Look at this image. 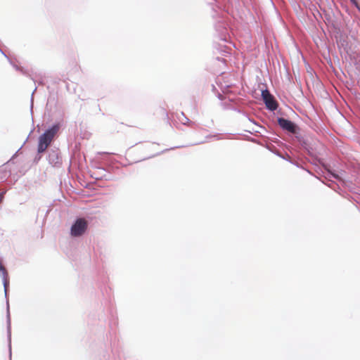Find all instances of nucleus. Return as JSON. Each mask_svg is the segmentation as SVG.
I'll return each mask as SVG.
<instances>
[{"label":"nucleus","mask_w":360,"mask_h":360,"mask_svg":"<svg viewBox=\"0 0 360 360\" xmlns=\"http://www.w3.org/2000/svg\"><path fill=\"white\" fill-rule=\"evenodd\" d=\"M157 144L152 142H145L136 144L134 146V150L136 151H143V156L142 158L143 160L148 159L155 156L157 154L156 150L155 148L157 147Z\"/></svg>","instance_id":"obj_1"},{"label":"nucleus","mask_w":360,"mask_h":360,"mask_svg":"<svg viewBox=\"0 0 360 360\" xmlns=\"http://www.w3.org/2000/svg\"><path fill=\"white\" fill-rule=\"evenodd\" d=\"M88 226V223L84 218H79L72 224L70 230L71 236L77 237L84 233Z\"/></svg>","instance_id":"obj_2"},{"label":"nucleus","mask_w":360,"mask_h":360,"mask_svg":"<svg viewBox=\"0 0 360 360\" xmlns=\"http://www.w3.org/2000/svg\"><path fill=\"white\" fill-rule=\"evenodd\" d=\"M262 96L268 109L275 110L278 108L276 101L268 90L262 91Z\"/></svg>","instance_id":"obj_3"},{"label":"nucleus","mask_w":360,"mask_h":360,"mask_svg":"<svg viewBox=\"0 0 360 360\" xmlns=\"http://www.w3.org/2000/svg\"><path fill=\"white\" fill-rule=\"evenodd\" d=\"M278 123L282 129L292 134L296 133V126L292 122L281 117L278 118Z\"/></svg>","instance_id":"obj_4"},{"label":"nucleus","mask_w":360,"mask_h":360,"mask_svg":"<svg viewBox=\"0 0 360 360\" xmlns=\"http://www.w3.org/2000/svg\"><path fill=\"white\" fill-rule=\"evenodd\" d=\"M60 129V124L57 123L46 130V148L51 143L53 138L56 136Z\"/></svg>","instance_id":"obj_5"},{"label":"nucleus","mask_w":360,"mask_h":360,"mask_svg":"<svg viewBox=\"0 0 360 360\" xmlns=\"http://www.w3.org/2000/svg\"><path fill=\"white\" fill-rule=\"evenodd\" d=\"M177 119L183 124L188 126H192L193 124V122H191L188 117H186L183 112H181V114L178 115Z\"/></svg>","instance_id":"obj_6"},{"label":"nucleus","mask_w":360,"mask_h":360,"mask_svg":"<svg viewBox=\"0 0 360 360\" xmlns=\"http://www.w3.org/2000/svg\"><path fill=\"white\" fill-rule=\"evenodd\" d=\"M45 133L42 134L39 136V147H38V152L39 153H41L45 150Z\"/></svg>","instance_id":"obj_7"},{"label":"nucleus","mask_w":360,"mask_h":360,"mask_svg":"<svg viewBox=\"0 0 360 360\" xmlns=\"http://www.w3.org/2000/svg\"><path fill=\"white\" fill-rule=\"evenodd\" d=\"M0 272H2L3 276L4 278L7 276V272L4 266L2 265L1 262H0Z\"/></svg>","instance_id":"obj_8"},{"label":"nucleus","mask_w":360,"mask_h":360,"mask_svg":"<svg viewBox=\"0 0 360 360\" xmlns=\"http://www.w3.org/2000/svg\"><path fill=\"white\" fill-rule=\"evenodd\" d=\"M357 8H359L358 2L356 0H350Z\"/></svg>","instance_id":"obj_9"},{"label":"nucleus","mask_w":360,"mask_h":360,"mask_svg":"<svg viewBox=\"0 0 360 360\" xmlns=\"http://www.w3.org/2000/svg\"><path fill=\"white\" fill-rule=\"evenodd\" d=\"M357 8H359L358 2L356 0H350Z\"/></svg>","instance_id":"obj_10"},{"label":"nucleus","mask_w":360,"mask_h":360,"mask_svg":"<svg viewBox=\"0 0 360 360\" xmlns=\"http://www.w3.org/2000/svg\"><path fill=\"white\" fill-rule=\"evenodd\" d=\"M3 198H4L3 193H0V203L2 202Z\"/></svg>","instance_id":"obj_11"},{"label":"nucleus","mask_w":360,"mask_h":360,"mask_svg":"<svg viewBox=\"0 0 360 360\" xmlns=\"http://www.w3.org/2000/svg\"><path fill=\"white\" fill-rule=\"evenodd\" d=\"M49 162H50L51 163H53V160H52L51 159V157H50V156H49Z\"/></svg>","instance_id":"obj_12"}]
</instances>
